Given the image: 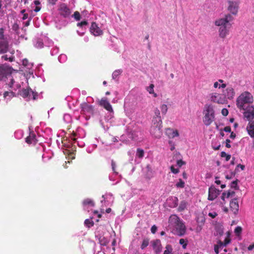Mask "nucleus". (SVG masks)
Returning a JSON list of instances; mask_svg holds the SVG:
<instances>
[{
	"instance_id": "obj_48",
	"label": "nucleus",
	"mask_w": 254,
	"mask_h": 254,
	"mask_svg": "<svg viewBox=\"0 0 254 254\" xmlns=\"http://www.w3.org/2000/svg\"><path fill=\"white\" fill-rule=\"evenodd\" d=\"M228 113V110L226 108H223L221 111V113L224 116H227Z\"/></svg>"
},
{
	"instance_id": "obj_54",
	"label": "nucleus",
	"mask_w": 254,
	"mask_h": 254,
	"mask_svg": "<svg viewBox=\"0 0 254 254\" xmlns=\"http://www.w3.org/2000/svg\"><path fill=\"white\" fill-rule=\"evenodd\" d=\"M230 142H231V141L229 139H227L226 140V147L227 148H230L231 147V146L230 144Z\"/></svg>"
},
{
	"instance_id": "obj_35",
	"label": "nucleus",
	"mask_w": 254,
	"mask_h": 254,
	"mask_svg": "<svg viewBox=\"0 0 254 254\" xmlns=\"http://www.w3.org/2000/svg\"><path fill=\"white\" fill-rule=\"evenodd\" d=\"M84 224L88 228H90L94 225V222L89 219H86L84 221Z\"/></svg>"
},
{
	"instance_id": "obj_23",
	"label": "nucleus",
	"mask_w": 254,
	"mask_h": 254,
	"mask_svg": "<svg viewBox=\"0 0 254 254\" xmlns=\"http://www.w3.org/2000/svg\"><path fill=\"white\" fill-rule=\"evenodd\" d=\"M166 133L168 136L170 138H174L175 137L178 136L179 135V132L177 130H173L171 128H168L166 129Z\"/></svg>"
},
{
	"instance_id": "obj_13",
	"label": "nucleus",
	"mask_w": 254,
	"mask_h": 254,
	"mask_svg": "<svg viewBox=\"0 0 254 254\" xmlns=\"http://www.w3.org/2000/svg\"><path fill=\"white\" fill-rule=\"evenodd\" d=\"M80 107L81 109V113L84 114H93V108L91 105L88 104L86 103H83L80 105Z\"/></svg>"
},
{
	"instance_id": "obj_16",
	"label": "nucleus",
	"mask_w": 254,
	"mask_h": 254,
	"mask_svg": "<svg viewBox=\"0 0 254 254\" xmlns=\"http://www.w3.org/2000/svg\"><path fill=\"white\" fill-rule=\"evenodd\" d=\"M90 32L94 36H98L103 34V31L95 22H92L90 27Z\"/></svg>"
},
{
	"instance_id": "obj_52",
	"label": "nucleus",
	"mask_w": 254,
	"mask_h": 254,
	"mask_svg": "<svg viewBox=\"0 0 254 254\" xmlns=\"http://www.w3.org/2000/svg\"><path fill=\"white\" fill-rule=\"evenodd\" d=\"M157 230V227L155 225L152 226L151 228V232L153 234H155L156 233Z\"/></svg>"
},
{
	"instance_id": "obj_27",
	"label": "nucleus",
	"mask_w": 254,
	"mask_h": 254,
	"mask_svg": "<svg viewBox=\"0 0 254 254\" xmlns=\"http://www.w3.org/2000/svg\"><path fill=\"white\" fill-rule=\"evenodd\" d=\"M173 252V248L171 245L168 244L165 247V250L163 254H171Z\"/></svg>"
},
{
	"instance_id": "obj_31",
	"label": "nucleus",
	"mask_w": 254,
	"mask_h": 254,
	"mask_svg": "<svg viewBox=\"0 0 254 254\" xmlns=\"http://www.w3.org/2000/svg\"><path fill=\"white\" fill-rule=\"evenodd\" d=\"M242 232V228L241 226H237L236 227L234 230L235 235L237 236L241 235Z\"/></svg>"
},
{
	"instance_id": "obj_6",
	"label": "nucleus",
	"mask_w": 254,
	"mask_h": 254,
	"mask_svg": "<svg viewBox=\"0 0 254 254\" xmlns=\"http://www.w3.org/2000/svg\"><path fill=\"white\" fill-rule=\"evenodd\" d=\"M11 67L7 64H0V81L5 80L11 73Z\"/></svg>"
},
{
	"instance_id": "obj_15",
	"label": "nucleus",
	"mask_w": 254,
	"mask_h": 254,
	"mask_svg": "<svg viewBox=\"0 0 254 254\" xmlns=\"http://www.w3.org/2000/svg\"><path fill=\"white\" fill-rule=\"evenodd\" d=\"M230 208L234 214L236 215L238 214L239 205L237 198H234L230 201Z\"/></svg>"
},
{
	"instance_id": "obj_26",
	"label": "nucleus",
	"mask_w": 254,
	"mask_h": 254,
	"mask_svg": "<svg viewBox=\"0 0 254 254\" xmlns=\"http://www.w3.org/2000/svg\"><path fill=\"white\" fill-rule=\"evenodd\" d=\"M187 206V202L185 200L182 201L178 208V211L182 212L184 211L186 208Z\"/></svg>"
},
{
	"instance_id": "obj_63",
	"label": "nucleus",
	"mask_w": 254,
	"mask_h": 254,
	"mask_svg": "<svg viewBox=\"0 0 254 254\" xmlns=\"http://www.w3.org/2000/svg\"><path fill=\"white\" fill-rule=\"evenodd\" d=\"M34 3L37 6H38V5H39L40 4V2L38 0H34Z\"/></svg>"
},
{
	"instance_id": "obj_38",
	"label": "nucleus",
	"mask_w": 254,
	"mask_h": 254,
	"mask_svg": "<svg viewBox=\"0 0 254 254\" xmlns=\"http://www.w3.org/2000/svg\"><path fill=\"white\" fill-rule=\"evenodd\" d=\"M4 28H0V40H7V39L4 37Z\"/></svg>"
},
{
	"instance_id": "obj_53",
	"label": "nucleus",
	"mask_w": 254,
	"mask_h": 254,
	"mask_svg": "<svg viewBox=\"0 0 254 254\" xmlns=\"http://www.w3.org/2000/svg\"><path fill=\"white\" fill-rule=\"evenodd\" d=\"M88 23L86 21H81V22L80 23H78L77 24V26H83L84 25H87Z\"/></svg>"
},
{
	"instance_id": "obj_62",
	"label": "nucleus",
	"mask_w": 254,
	"mask_h": 254,
	"mask_svg": "<svg viewBox=\"0 0 254 254\" xmlns=\"http://www.w3.org/2000/svg\"><path fill=\"white\" fill-rule=\"evenodd\" d=\"M41 9V7L39 6H36V7H35V9H34V11L35 12H38Z\"/></svg>"
},
{
	"instance_id": "obj_9",
	"label": "nucleus",
	"mask_w": 254,
	"mask_h": 254,
	"mask_svg": "<svg viewBox=\"0 0 254 254\" xmlns=\"http://www.w3.org/2000/svg\"><path fill=\"white\" fill-rule=\"evenodd\" d=\"M220 191V190L216 189L214 186H211L208 190V199L209 200H213L219 194Z\"/></svg>"
},
{
	"instance_id": "obj_41",
	"label": "nucleus",
	"mask_w": 254,
	"mask_h": 254,
	"mask_svg": "<svg viewBox=\"0 0 254 254\" xmlns=\"http://www.w3.org/2000/svg\"><path fill=\"white\" fill-rule=\"evenodd\" d=\"M154 85L153 84H151L149 87L147 88V90L150 94L154 93Z\"/></svg>"
},
{
	"instance_id": "obj_17",
	"label": "nucleus",
	"mask_w": 254,
	"mask_h": 254,
	"mask_svg": "<svg viewBox=\"0 0 254 254\" xmlns=\"http://www.w3.org/2000/svg\"><path fill=\"white\" fill-rule=\"evenodd\" d=\"M9 42L7 40H0V55L3 54L8 51Z\"/></svg>"
},
{
	"instance_id": "obj_19",
	"label": "nucleus",
	"mask_w": 254,
	"mask_h": 254,
	"mask_svg": "<svg viewBox=\"0 0 254 254\" xmlns=\"http://www.w3.org/2000/svg\"><path fill=\"white\" fill-rule=\"evenodd\" d=\"M235 194V192L234 191L232 190H228V191L226 192L224 191L222 193V195L221 196V198L223 201V202H221V204L223 205L225 203V198H229L231 196H234Z\"/></svg>"
},
{
	"instance_id": "obj_28",
	"label": "nucleus",
	"mask_w": 254,
	"mask_h": 254,
	"mask_svg": "<svg viewBox=\"0 0 254 254\" xmlns=\"http://www.w3.org/2000/svg\"><path fill=\"white\" fill-rule=\"evenodd\" d=\"M154 114H155V116L153 117L152 120H158V119L161 120V116H160V112L158 109L156 108L155 109Z\"/></svg>"
},
{
	"instance_id": "obj_29",
	"label": "nucleus",
	"mask_w": 254,
	"mask_h": 254,
	"mask_svg": "<svg viewBox=\"0 0 254 254\" xmlns=\"http://www.w3.org/2000/svg\"><path fill=\"white\" fill-rule=\"evenodd\" d=\"M83 204L84 205H90L91 206H93L94 205V203L91 199L87 198L83 200Z\"/></svg>"
},
{
	"instance_id": "obj_43",
	"label": "nucleus",
	"mask_w": 254,
	"mask_h": 254,
	"mask_svg": "<svg viewBox=\"0 0 254 254\" xmlns=\"http://www.w3.org/2000/svg\"><path fill=\"white\" fill-rule=\"evenodd\" d=\"M111 166H112V169L113 171L115 173L118 174V172H117L116 171V163L113 160H112V161H111Z\"/></svg>"
},
{
	"instance_id": "obj_3",
	"label": "nucleus",
	"mask_w": 254,
	"mask_h": 254,
	"mask_svg": "<svg viewBox=\"0 0 254 254\" xmlns=\"http://www.w3.org/2000/svg\"><path fill=\"white\" fill-rule=\"evenodd\" d=\"M169 221L171 223L174 225V233L175 234L179 236H182L186 233V226L177 215H171L170 217Z\"/></svg>"
},
{
	"instance_id": "obj_47",
	"label": "nucleus",
	"mask_w": 254,
	"mask_h": 254,
	"mask_svg": "<svg viewBox=\"0 0 254 254\" xmlns=\"http://www.w3.org/2000/svg\"><path fill=\"white\" fill-rule=\"evenodd\" d=\"M177 165L180 167H182L183 165L186 164V162L182 160H178L177 162Z\"/></svg>"
},
{
	"instance_id": "obj_8",
	"label": "nucleus",
	"mask_w": 254,
	"mask_h": 254,
	"mask_svg": "<svg viewBox=\"0 0 254 254\" xmlns=\"http://www.w3.org/2000/svg\"><path fill=\"white\" fill-rule=\"evenodd\" d=\"M210 99L211 102L219 104H223L226 102L224 95L216 92L210 94Z\"/></svg>"
},
{
	"instance_id": "obj_1",
	"label": "nucleus",
	"mask_w": 254,
	"mask_h": 254,
	"mask_svg": "<svg viewBox=\"0 0 254 254\" xmlns=\"http://www.w3.org/2000/svg\"><path fill=\"white\" fill-rule=\"evenodd\" d=\"M234 19V17L230 14H226L223 17L215 20V25L219 27L218 35L220 38L224 39L229 34L230 28L231 26L230 22L233 21Z\"/></svg>"
},
{
	"instance_id": "obj_34",
	"label": "nucleus",
	"mask_w": 254,
	"mask_h": 254,
	"mask_svg": "<svg viewBox=\"0 0 254 254\" xmlns=\"http://www.w3.org/2000/svg\"><path fill=\"white\" fill-rule=\"evenodd\" d=\"M238 180H237V179L236 180L232 182H231V183L230 184L231 188H233L236 190H238L239 187L238 186Z\"/></svg>"
},
{
	"instance_id": "obj_7",
	"label": "nucleus",
	"mask_w": 254,
	"mask_h": 254,
	"mask_svg": "<svg viewBox=\"0 0 254 254\" xmlns=\"http://www.w3.org/2000/svg\"><path fill=\"white\" fill-rule=\"evenodd\" d=\"M227 10L232 16H236L238 14L239 8V3L236 1L229 0L227 1Z\"/></svg>"
},
{
	"instance_id": "obj_64",
	"label": "nucleus",
	"mask_w": 254,
	"mask_h": 254,
	"mask_svg": "<svg viewBox=\"0 0 254 254\" xmlns=\"http://www.w3.org/2000/svg\"><path fill=\"white\" fill-rule=\"evenodd\" d=\"M28 14L24 13V14H23V16L22 19H23V20H25V19H26L28 18Z\"/></svg>"
},
{
	"instance_id": "obj_42",
	"label": "nucleus",
	"mask_w": 254,
	"mask_h": 254,
	"mask_svg": "<svg viewBox=\"0 0 254 254\" xmlns=\"http://www.w3.org/2000/svg\"><path fill=\"white\" fill-rule=\"evenodd\" d=\"M179 243L182 245L184 249H185L187 246V241H186L184 239H181L179 241Z\"/></svg>"
},
{
	"instance_id": "obj_61",
	"label": "nucleus",
	"mask_w": 254,
	"mask_h": 254,
	"mask_svg": "<svg viewBox=\"0 0 254 254\" xmlns=\"http://www.w3.org/2000/svg\"><path fill=\"white\" fill-rule=\"evenodd\" d=\"M219 85H220V84H219L218 82L216 81V82H214L213 86H214V88H216L217 87L219 88Z\"/></svg>"
},
{
	"instance_id": "obj_18",
	"label": "nucleus",
	"mask_w": 254,
	"mask_h": 254,
	"mask_svg": "<svg viewBox=\"0 0 254 254\" xmlns=\"http://www.w3.org/2000/svg\"><path fill=\"white\" fill-rule=\"evenodd\" d=\"M25 142L28 144L32 143L35 144L36 143V135L33 132H30L29 136L25 138Z\"/></svg>"
},
{
	"instance_id": "obj_39",
	"label": "nucleus",
	"mask_w": 254,
	"mask_h": 254,
	"mask_svg": "<svg viewBox=\"0 0 254 254\" xmlns=\"http://www.w3.org/2000/svg\"><path fill=\"white\" fill-rule=\"evenodd\" d=\"M221 157H225V159L226 161H229L231 158V155L229 154H226V152L223 151L221 153Z\"/></svg>"
},
{
	"instance_id": "obj_12",
	"label": "nucleus",
	"mask_w": 254,
	"mask_h": 254,
	"mask_svg": "<svg viewBox=\"0 0 254 254\" xmlns=\"http://www.w3.org/2000/svg\"><path fill=\"white\" fill-rule=\"evenodd\" d=\"M99 105L109 112L113 113V109L107 98H103L99 102Z\"/></svg>"
},
{
	"instance_id": "obj_14",
	"label": "nucleus",
	"mask_w": 254,
	"mask_h": 254,
	"mask_svg": "<svg viewBox=\"0 0 254 254\" xmlns=\"http://www.w3.org/2000/svg\"><path fill=\"white\" fill-rule=\"evenodd\" d=\"M153 249L156 254H160L162 250V246L160 240L156 239L151 242Z\"/></svg>"
},
{
	"instance_id": "obj_46",
	"label": "nucleus",
	"mask_w": 254,
	"mask_h": 254,
	"mask_svg": "<svg viewBox=\"0 0 254 254\" xmlns=\"http://www.w3.org/2000/svg\"><path fill=\"white\" fill-rule=\"evenodd\" d=\"M12 29L13 31L17 32V31L19 29L18 25L17 23H14L12 26Z\"/></svg>"
},
{
	"instance_id": "obj_37",
	"label": "nucleus",
	"mask_w": 254,
	"mask_h": 254,
	"mask_svg": "<svg viewBox=\"0 0 254 254\" xmlns=\"http://www.w3.org/2000/svg\"><path fill=\"white\" fill-rule=\"evenodd\" d=\"M162 114L165 115L168 111V107L166 104H163L160 107Z\"/></svg>"
},
{
	"instance_id": "obj_40",
	"label": "nucleus",
	"mask_w": 254,
	"mask_h": 254,
	"mask_svg": "<svg viewBox=\"0 0 254 254\" xmlns=\"http://www.w3.org/2000/svg\"><path fill=\"white\" fill-rule=\"evenodd\" d=\"M176 186L177 188H183L185 187V182L180 179L179 182L176 184Z\"/></svg>"
},
{
	"instance_id": "obj_2",
	"label": "nucleus",
	"mask_w": 254,
	"mask_h": 254,
	"mask_svg": "<svg viewBox=\"0 0 254 254\" xmlns=\"http://www.w3.org/2000/svg\"><path fill=\"white\" fill-rule=\"evenodd\" d=\"M254 101V98L251 93L248 91H245L242 93L237 98L236 105L240 110H245L251 103Z\"/></svg>"
},
{
	"instance_id": "obj_45",
	"label": "nucleus",
	"mask_w": 254,
	"mask_h": 254,
	"mask_svg": "<svg viewBox=\"0 0 254 254\" xmlns=\"http://www.w3.org/2000/svg\"><path fill=\"white\" fill-rule=\"evenodd\" d=\"M8 76H10V82L8 83V86L10 87V88H11L12 87V85L13 84V83H14V79L12 78V77L11 76V75H8Z\"/></svg>"
},
{
	"instance_id": "obj_30",
	"label": "nucleus",
	"mask_w": 254,
	"mask_h": 254,
	"mask_svg": "<svg viewBox=\"0 0 254 254\" xmlns=\"http://www.w3.org/2000/svg\"><path fill=\"white\" fill-rule=\"evenodd\" d=\"M122 70L121 69H117L115 70L112 74L113 79H116L122 73Z\"/></svg>"
},
{
	"instance_id": "obj_11",
	"label": "nucleus",
	"mask_w": 254,
	"mask_h": 254,
	"mask_svg": "<svg viewBox=\"0 0 254 254\" xmlns=\"http://www.w3.org/2000/svg\"><path fill=\"white\" fill-rule=\"evenodd\" d=\"M244 113V116L248 121H251L254 119V107L249 106L245 108Z\"/></svg>"
},
{
	"instance_id": "obj_20",
	"label": "nucleus",
	"mask_w": 254,
	"mask_h": 254,
	"mask_svg": "<svg viewBox=\"0 0 254 254\" xmlns=\"http://www.w3.org/2000/svg\"><path fill=\"white\" fill-rule=\"evenodd\" d=\"M235 94L234 89L232 87H228L226 89V93L224 95L225 97H227L229 99H233Z\"/></svg>"
},
{
	"instance_id": "obj_51",
	"label": "nucleus",
	"mask_w": 254,
	"mask_h": 254,
	"mask_svg": "<svg viewBox=\"0 0 254 254\" xmlns=\"http://www.w3.org/2000/svg\"><path fill=\"white\" fill-rule=\"evenodd\" d=\"M171 170L174 174H177L179 172V170L178 169L175 168L173 166L171 167Z\"/></svg>"
},
{
	"instance_id": "obj_22",
	"label": "nucleus",
	"mask_w": 254,
	"mask_h": 254,
	"mask_svg": "<svg viewBox=\"0 0 254 254\" xmlns=\"http://www.w3.org/2000/svg\"><path fill=\"white\" fill-rule=\"evenodd\" d=\"M168 201L169 207L172 208L177 207L178 204V198L176 196L169 197Z\"/></svg>"
},
{
	"instance_id": "obj_25",
	"label": "nucleus",
	"mask_w": 254,
	"mask_h": 254,
	"mask_svg": "<svg viewBox=\"0 0 254 254\" xmlns=\"http://www.w3.org/2000/svg\"><path fill=\"white\" fill-rule=\"evenodd\" d=\"M30 92H32V93H33V92L32 91V90L31 89H23L22 90L21 95L23 97L26 98V97H28L30 95Z\"/></svg>"
},
{
	"instance_id": "obj_10",
	"label": "nucleus",
	"mask_w": 254,
	"mask_h": 254,
	"mask_svg": "<svg viewBox=\"0 0 254 254\" xmlns=\"http://www.w3.org/2000/svg\"><path fill=\"white\" fill-rule=\"evenodd\" d=\"M59 10L60 14L64 17H68L71 13L70 9L64 3H62L60 4Z\"/></svg>"
},
{
	"instance_id": "obj_49",
	"label": "nucleus",
	"mask_w": 254,
	"mask_h": 254,
	"mask_svg": "<svg viewBox=\"0 0 254 254\" xmlns=\"http://www.w3.org/2000/svg\"><path fill=\"white\" fill-rule=\"evenodd\" d=\"M29 62L28 61L27 59H24L22 61V64L24 66H29Z\"/></svg>"
},
{
	"instance_id": "obj_55",
	"label": "nucleus",
	"mask_w": 254,
	"mask_h": 254,
	"mask_svg": "<svg viewBox=\"0 0 254 254\" xmlns=\"http://www.w3.org/2000/svg\"><path fill=\"white\" fill-rule=\"evenodd\" d=\"M239 168H240L242 170H244L245 168V166L244 165L239 164L237 165L236 168V170H237Z\"/></svg>"
},
{
	"instance_id": "obj_56",
	"label": "nucleus",
	"mask_w": 254,
	"mask_h": 254,
	"mask_svg": "<svg viewBox=\"0 0 254 254\" xmlns=\"http://www.w3.org/2000/svg\"><path fill=\"white\" fill-rule=\"evenodd\" d=\"M224 130L225 132H230L231 131V128L230 126H227L224 128Z\"/></svg>"
},
{
	"instance_id": "obj_5",
	"label": "nucleus",
	"mask_w": 254,
	"mask_h": 254,
	"mask_svg": "<svg viewBox=\"0 0 254 254\" xmlns=\"http://www.w3.org/2000/svg\"><path fill=\"white\" fill-rule=\"evenodd\" d=\"M162 120L158 119V120H152V125L150 127V133L154 137L159 138L162 135Z\"/></svg>"
},
{
	"instance_id": "obj_44",
	"label": "nucleus",
	"mask_w": 254,
	"mask_h": 254,
	"mask_svg": "<svg viewBox=\"0 0 254 254\" xmlns=\"http://www.w3.org/2000/svg\"><path fill=\"white\" fill-rule=\"evenodd\" d=\"M73 16L76 20H79L80 19V14L78 11L74 12Z\"/></svg>"
},
{
	"instance_id": "obj_59",
	"label": "nucleus",
	"mask_w": 254,
	"mask_h": 254,
	"mask_svg": "<svg viewBox=\"0 0 254 254\" xmlns=\"http://www.w3.org/2000/svg\"><path fill=\"white\" fill-rule=\"evenodd\" d=\"M254 249V243H253L252 245H250L248 247V250L250 251H252Z\"/></svg>"
},
{
	"instance_id": "obj_57",
	"label": "nucleus",
	"mask_w": 254,
	"mask_h": 254,
	"mask_svg": "<svg viewBox=\"0 0 254 254\" xmlns=\"http://www.w3.org/2000/svg\"><path fill=\"white\" fill-rule=\"evenodd\" d=\"M57 1L58 0H48V2L52 5H55Z\"/></svg>"
},
{
	"instance_id": "obj_58",
	"label": "nucleus",
	"mask_w": 254,
	"mask_h": 254,
	"mask_svg": "<svg viewBox=\"0 0 254 254\" xmlns=\"http://www.w3.org/2000/svg\"><path fill=\"white\" fill-rule=\"evenodd\" d=\"M219 246L218 245H214V252L216 253V254H218L219 253Z\"/></svg>"
},
{
	"instance_id": "obj_21",
	"label": "nucleus",
	"mask_w": 254,
	"mask_h": 254,
	"mask_svg": "<svg viewBox=\"0 0 254 254\" xmlns=\"http://www.w3.org/2000/svg\"><path fill=\"white\" fill-rule=\"evenodd\" d=\"M248 134L252 138H254V121L250 122L247 127Z\"/></svg>"
},
{
	"instance_id": "obj_24",
	"label": "nucleus",
	"mask_w": 254,
	"mask_h": 254,
	"mask_svg": "<svg viewBox=\"0 0 254 254\" xmlns=\"http://www.w3.org/2000/svg\"><path fill=\"white\" fill-rule=\"evenodd\" d=\"M10 53H11V55L9 57H8L7 55H4L2 56L1 57V59L3 60L4 61H8L10 62H13L15 60V57L13 56V54H14V51L12 50L10 52Z\"/></svg>"
},
{
	"instance_id": "obj_32",
	"label": "nucleus",
	"mask_w": 254,
	"mask_h": 254,
	"mask_svg": "<svg viewBox=\"0 0 254 254\" xmlns=\"http://www.w3.org/2000/svg\"><path fill=\"white\" fill-rule=\"evenodd\" d=\"M14 93L12 91H5L3 94V96L4 98H7L8 97L9 98H11L14 96Z\"/></svg>"
},
{
	"instance_id": "obj_33",
	"label": "nucleus",
	"mask_w": 254,
	"mask_h": 254,
	"mask_svg": "<svg viewBox=\"0 0 254 254\" xmlns=\"http://www.w3.org/2000/svg\"><path fill=\"white\" fill-rule=\"evenodd\" d=\"M144 154V150L140 148L137 149L136 155L138 157L141 158L143 157Z\"/></svg>"
},
{
	"instance_id": "obj_4",
	"label": "nucleus",
	"mask_w": 254,
	"mask_h": 254,
	"mask_svg": "<svg viewBox=\"0 0 254 254\" xmlns=\"http://www.w3.org/2000/svg\"><path fill=\"white\" fill-rule=\"evenodd\" d=\"M203 122L206 126L210 125L215 120V111L211 104H206L204 107Z\"/></svg>"
},
{
	"instance_id": "obj_36",
	"label": "nucleus",
	"mask_w": 254,
	"mask_h": 254,
	"mask_svg": "<svg viewBox=\"0 0 254 254\" xmlns=\"http://www.w3.org/2000/svg\"><path fill=\"white\" fill-rule=\"evenodd\" d=\"M149 244V240L147 239H144L142 241V244L141 245V249L143 250L146 247L148 246Z\"/></svg>"
},
{
	"instance_id": "obj_60",
	"label": "nucleus",
	"mask_w": 254,
	"mask_h": 254,
	"mask_svg": "<svg viewBox=\"0 0 254 254\" xmlns=\"http://www.w3.org/2000/svg\"><path fill=\"white\" fill-rule=\"evenodd\" d=\"M230 137L231 138L234 139L236 137V134L234 133L233 132H232L231 133Z\"/></svg>"
},
{
	"instance_id": "obj_50",
	"label": "nucleus",
	"mask_w": 254,
	"mask_h": 254,
	"mask_svg": "<svg viewBox=\"0 0 254 254\" xmlns=\"http://www.w3.org/2000/svg\"><path fill=\"white\" fill-rule=\"evenodd\" d=\"M208 216L211 217L212 218H214L215 217H216V216H217V214L215 212H209L208 213Z\"/></svg>"
}]
</instances>
